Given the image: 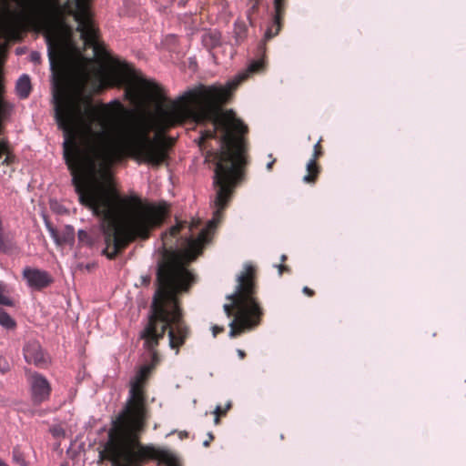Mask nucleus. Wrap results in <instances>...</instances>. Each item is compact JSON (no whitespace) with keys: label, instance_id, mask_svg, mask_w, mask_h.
Returning <instances> with one entry per match:
<instances>
[{"label":"nucleus","instance_id":"f257e3e1","mask_svg":"<svg viewBox=\"0 0 466 466\" xmlns=\"http://www.w3.org/2000/svg\"><path fill=\"white\" fill-rule=\"evenodd\" d=\"M53 99L72 184L79 202L103 217V254L114 259L137 239H148L167 210L143 203L138 196L122 198L111 191L96 178L97 162L111 165L132 158L159 167L168 158V145L164 137H151L154 125L147 116H137L109 134L101 112L80 90L56 84Z\"/></svg>","mask_w":466,"mask_h":466},{"label":"nucleus","instance_id":"f03ea898","mask_svg":"<svg viewBox=\"0 0 466 466\" xmlns=\"http://www.w3.org/2000/svg\"><path fill=\"white\" fill-rule=\"evenodd\" d=\"M266 52L265 44L259 43L256 54L258 58L251 60L247 69L228 83V87L200 85L188 91L187 97L191 107L176 102L165 106L167 99L162 86L152 80L139 77L133 66L127 62L116 60L108 70L96 72L94 78L98 90L125 86V96L130 100H136L140 97V93H145L148 100L155 103L160 121L166 127L181 125L188 118L198 125L210 124V128L201 131L200 145L208 139L217 138L218 133H220V147L211 153L216 164L213 180L216 188L214 217L220 218L235 188L245 177L248 144L244 136L248 132V126L237 117L235 112L232 109L224 110L222 106L228 101L230 91L250 76L266 69Z\"/></svg>","mask_w":466,"mask_h":466},{"label":"nucleus","instance_id":"7ed1b4c3","mask_svg":"<svg viewBox=\"0 0 466 466\" xmlns=\"http://www.w3.org/2000/svg\"><path fill=\"white\" fill-rule=\"evenodd\" d=\"M187 222L180 221L162 234L161 259L157 263V289L153 297L147 322L140 331L139 338L144 341V349L150 352L152 363L159 361L157 348L168 333L169 347L176 350L183 346L189 336V329L183 319L182 309L177 295L187 291L195 282V275L187 268L203 252L205 245L210 241V227L203 228L197 238L187 239V248H177L178 235Z\"/></svg>","mask_w":466,"mask_h":466},{"label":"nucleus","instance_id":"20e7f679","mask_svg":"<svg viewBox=\"0 0 466 466\" xmlns=\"http://www.w3.org/2000/svg\"><path fill=\"white\" fill-rule=\"evenodd\" d=\"M70 16L77 23L85 46L92 47L95 55L105 56L90 0H0V51L8 52L10 42L20 39L27 25H38L46 30L48 57L54 69L74 34L67 21Z\"/></svg>","mask_w":466,"mask_h":466},{"label":"nucleus","instance_id":"39448f33","mask_svg":"<svg viewBox=\"0 0 466 466\" xmlns=\"http://www.w3.org/2000/svg\"><path fill=\"white\" fill-rule=\"evenodd\" d=\"M145 431L132 427H111L108 440L99 451V461H110L112 466H144L150 461L172 466L173 455L167 451L141 443Z\"/></svg>","mask_w":466,"mask_h":466},{"label":"nucleus","instance_id":"423d86ee","mask_svg":"<svg viewBox=\"0 0 466 466\" xmlns=\"http://www.w3.org/2000/svg\"><path fill=\"white\" fill-rule=\"evenodd\" d=\"M256 268L247 264L237 278L236 289L226 297L230 303H226L223 309L229 322V337L235 338L246 329L258 326L264 315L263 309L257 297L258 286Z\"/></svg>","mask_w":466,"mask_h":466},{"label":"nucleus","instance_id":"0eeeda50","mask_svg":"<svg viewBox=\"0 0 466 466\" xmlns=\"http://www.w3.org/2000/svg\"><path fill=\"white\" fill-rule=\"evenodd\" d=\"M152 370V365H143L130 380L126 405L113 420L112 427L147 429L150 409L147 402L146 386Z\"/></svg>","mask_w":466,"mask_h":466},{"label":"nucleus","instance_id":"6e6552de","mask_svg":"<svg viewBox=\"0 0 466 466\" xmlns=\"http://www.w3.org/2000/svg\"><path fill=\"white\" fill-rule=\"evenodd\" d=\"M289 0H273L274 15L270 25L267 27L264 37L260 43L266 45L279 34L282 29L286 10L288 8Z\"/></svg>","mask_w":466,"mask_h":466},{"label":"nucleus","instance_id":"1a4fd4ad","mask_svg":"<svg viewBox=\"0 0 466 466\" xmlns=\"http://www.w3.org/2000/svg\"><path fill=\"white\" fill-rule=\"evenodd\" d=\"M31 399L34 404L39 405L47 400L51 394V386L48 380L41 374L35 372L28 378Z\"/></svg>","mask_w":466,"mask_h":466},{"label":"nucleus","instance_id":"9d476101","mask_svg":"<svg viewBox=\"0 0 466 466\" xmlns=\"http://www.w3.org/2000/svg\"><path fill=\"white\" fill-rule=\"evenodd\" d=\"M23 278L26 280L30 288L36 290H41L53 282V279L47 271L32 268L30 267L24 268Z\"/></svg>","mask_w":466,"mask_h":466},{"label":"nucleus","instance_id":"9b49d317","mask_svg":"<svg viewBox=\"0 0 466 466\" xmlns=\"http://www.w3.org/2000/svg\"><path fill=\"white\" fill-rule=\"evenodd\" d=\"M24 357L27 363L40 366L46 362V359L39 342L28 341L24 347Z\"/></svg>","mask_w":466,"mask_h":466},{"label":"nucleus","instance_id":"f8f14e48","mask_svg":"<svg viewBox=\"0 0 466 466\" xmlns=\"http://www.w3.org/2000/svg\"><path fill=\"white\" fill-rule=\"evenodd\" d=\"M307 174L303 177V181L307 184H315L318 180L321 167L317 160L309 159L306 166Z\"/></svg>","mask_w":466,"mask_h":466},{"label":"nucleus","instance_id":"ddd939ff","mask_svg":"<svg viewBox=\"0 0 466 466\" xmlns=\"http://www.w3.org/2000/svg\"><path fill=\"white\" fill-rule=\"evenodd\" d=\"M17 96L21 99H25L29 96L31 93V81L27 75H23L19 77L15 86Z\"/></svg>","mask_w":466,"mask_h":466},{"label":"nucleus","instance_id":"4468645a","mask_svg":"<svg viewBox=\"0 0 466 466\" xmlns=\"http://www.w3.org/2000/svg\"><path fill=\"white\" fill-rule=\"evenodd\" d=\"M248 27L244 22L236 21L234 24L233 36L237 46L241 45L247 38Z\"/></svg>","mask_w":466,"mask_h":466},{"label":"nucleus","instance_id":"2eb2a0df","mask_svg":"<svg viewBox=\"0 0 466 466\" xmlns=\"http://www.w3.org/2000/svg\"><path fill=\"white\" fill-rule=\"evenodd\" d=\"M221 35L218 32H207L202 35V43L208 49H213L220 45Z\"/></svg>","mask_w":466,"mask_h":466},{"label":"nucleus","instance_id":"dca6fc26","mask_svg":"<svg viewBox=\"0 0 466 466\" xmlns=\"http://www.w3.org/2000/svg\"><path fill=\"white\" fill-rule=\"evenodd\" d=\"M0 325L6 329H14L16 326L15 319L2 308H0Z\"/></svg>","mask_w":466,"mask_h":466},{"label":"nucleus","instance_id":"f3484780","mask_svg":"<svg viewBox=\"0 0 466 466\" xmlns=\"http://www.w3.org/2000/svg\"><path fill=\"white\" fill-rule=\"evenodd\" d=\"M231 402L228 401L225 407H222L220 405H218L215 409V424H218L219 421H220V417L221 416H225L227 414V412L231 409Z\"/></svg>","mask_w":466,"mask_h":466},{"label":"nucleus","instance_id":"a211bd4d","mask_svg":"<svg viewBox=\"0 0 466 466\" xmlns=\"http://www.w3.org/2000/svg\"><path fill=\"white\" fill-rule=\"evenodd\" d=\"M13 460L15 462L21 466H27L24 454L20 451L18 448H14L12 451Z\"/></svg>","mask_w":466,"mask_h":466},{"label":"nucleus","instance_id":"6ab92c4d","mask_svg":"<svg viewBox=\"0 0 466 466\" xmlns=\"http://www.w3.org/2000/svg\"><path fill=\"white\" fill-rule=\"evenodd\" d=\"M322 138L320 137L319 140L314 145L313 148V154L311 159L319 160L323 156V148L321 146Z\"/></svg>","mask_w":466,"mask_h":466},{"label":"nucleus","instance_id":"aec40b11","mask_svg":"<svg viewBox=\"0 0 466 466\" xmlns=\"http://www.w3.org/2000/svg\"><path fill=\"white\" fill-rule=\"evenodd\" d=\"M110 106L114 108V110L118 113V114H122V115H127V114H129L130 111H128L125 106L124 105L118 101V100H114Z\"/></svg>","mask_w":466,"mask_h":466},{"label":"nucleus","instance_id":"412c9836","mask_svg":"<svg viewBox=\"0 0 466 466\" xmlns=\"http://www.w3.org/2000/svg\"><path fill=\"white\" fill-rule=\"evenodd\" d=\"M259 4H260V0H249L250 6L248 11V17L250 22L252 21L251 15L258 11Z\"/></svg>","mask_w":466,"mask_h":466},{"label":"nucleus","instance_id":"4be33fe9","mask_svg":"<svg viewBox=\"0 0 466 466\" xmlns=\"http://www.w3.org/2000/svg\"><path fill=\"white\" fill-rule=\"evenodd\" d=\"M10 363L7 359L5 356L0 355V372L2 374H5L10 370Z\"/></svg>","mask_w":466,"mask_h":466},{"label":"nucleus","instance_id":"5701e85b","mask_svg":"<svg viewBox=\"0 0 466 466\" xmlns=\"http://www.w3.org/2000/svg\"><path fill=\"white\" fill-rule=\"evenodd\" d=\"M77 237H78L79 242L88 244V245L92 244L91 237L89 236V234L86 231L79 230L77 233Z\"/></svg>","mask_w":466,"mask_h":466},{"label":"nucleus","instance_id":"b1692460","mask_svg":"<svg viewBox=\"0 0 466 466\" xmlns=\"http://www.w3.org/2000/svg\"><path fill=\"white\" fill-rule=\"evenodd\" d=\"M0 304L5 306H13V300L5 295L4 289L0 285Z\"/></svg>","mask_w":466,"mask_h":466},{"label":"nucleus","instance_id":"393cba45","mask_svg":"<svg viewBox=\"0 0 466 466\" xmlns=\"http://www.w3.org/2000/svg\"><path fill=\"white\" fill-rule=\"evenodd\" d=\"M223 331H224V328L221 326L215 325L212 327V332H213L214 337H217L218 334H219Z\"/></svg>","mask_w":466,"mask_h":466},{"label":"nucleus","instance_id":"a878e982","mask_svg":"<svg viewBox=\"0 0 466 466\" xmlns=\"http://www.w3.org/2000/svg\"><path fill=\"white\" fill-rule=\"evenodd\" d=\"M302 292L308 297H313L315 295V291L309 287H304Z\"/></svg>","mask_w":466,"mask_h":466},{"label":"nucleus","instance_id":"bb28decb","mask_svg":"<svg viewBox=\"0 0 466 466\" xmlns=\"http://www.w3.org/2000/svg\"><path fill=\"white\" fill-rule=\"evenodd\" d=\"M279 275H282L284 271L289 272L290 269L288 266L280 264L278 266Z\"/></svg>","mask_w":466,"mask_h":466},{"label":"nucleus","instance_id":"cd10ccee","mask_svg":"<svg viewBox=\"0 0 466 466\" xmlns=\"http://www.w3.org/2000/svg\"><path fill=\"white\" fill-rule=\"evenodd\" d=\"M151 278L149 275L142 276L141 277V283L143 285H148L150 283Z\"/></svg>","mask_w":466,"mask_h":466},{"label":"nucleus","instance_id":"c85d7f7f","mask_svg":"<svg viewBox=\"0 0 466 466\" xmlns=\"http://www.w3.org/2000/svg\"><path fill=\"white\" fill-rule=\"evenodd\" d=\"M213 440H214V435H213L211 432H209V433H208V439L203 442V445H204L205 447H208V446H209V444H210V442H211Z\"/></svg>","mask_w":466,"mask_h":466},{"label":"nucleus","instance_id":"c756f323","mask_svg":"<svg viewBox=\"0 0 466 466\" xmlns=\"http://www.w3.org/2000/svg\"><path fill=\"white\" fill-rule=\"evenodd\" d=\"M52 433H53V435H54V436L58 437V436H60L61 434H63L64 432H63V430H62V429L55 428V429H53V430H52Z\"/></svg>","mask_w":466,"mask_h":466},{"label":"nucleus","instance_id":"7c9ffc66","mask_svg":"<svg viewBox=\"0 0 466 466\" xmlns=\"http://www.w3.org/2000/svg\"><path fill=\"white\" fill-rule=\"evenodd\" d=\"M31 59H32V61H35H35H38V60L40 59V56H39V54H38V53H36V52H33V53L31 54Z\"/></svg>","mask_w":466,"mask_h":466},{"label":"nucleus","instance_id":"2f4dec72","mask_svg":"<svg viewBox=\"0 0 466 466\" xmlns=\"http://www.w3.org/2000/svg\"><path fill=\"white\" fill-rule=\"evenodd\" d=\"M275 162H276V159L273 158L269 163L267 164V169L268 171H270L272 169L273 165L275 164Z\"/></svg>","mask_w":466,"mask_h":466},{"label":"nucleus","instance_id":"473e14b6","mask_svg":"<svg viewBox=\"0 0 466 466\" xmlns=\"http://www.w3.org/2000/svg\"><path fill=\"white\" fill-rule=\"evenodd\" d=\"M237 352H238V357H239L241 360H243V359L246 357V353H245V351H244V350H238V351H237Z\"/></svg>","mask_w":466,"mask_h":466},{"label":"nucleus","instance_id":"72a5a7b5","mask_svg":"<svg viewBox=\"0 0 466 466\" xmlns=\"http://www.w3.org/2000/svg\"><path fill=\"white\" fill-rule=\"evenodd\" d=\"M199 223L200 222L198 220V221H192V223L189 226V229L192 230L193 228H197L199 225Z\"/></svg>","mask_w":466,"mask_h":466},{"label":"nucleus","instance_id":"f704fd0d","mask_svg":"<svg viewBox=\"0 0 466 466\" xmlns=\"http://www.w3.org/2000/svg\"><path fill=\"white\" fill-rule=\"evenodd\" d=\"M0 466H9L2 459H0Z\"/></svg>","mask_w":466,"mask_h":466},{"label":"nucleus","instance_id":"c9c22d12","mask_svg":"<svg viewBox=\"0 0 466 466\" xmlns=\"http://www.w3.org/2000/svg\"><path fill=\"white\" fill-rule=\"evenodd\" d=\"M280 259H281V262L286 261V259H287V256H286V255H282V256H281V258H280Z\"/></svg>","mask_w":466,"mask_h":466}]
</instances>
